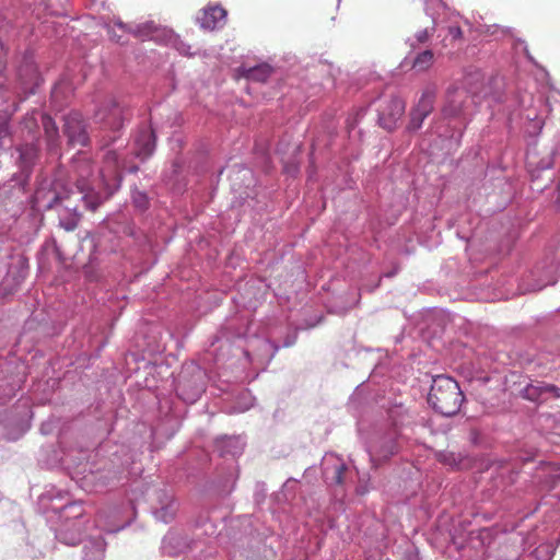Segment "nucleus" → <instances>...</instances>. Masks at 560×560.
I'll return each mask as SVG.
<instances>
[{
	"label": "nucleus",
	"instance_id": "nucleus-1",
	"mask_svg": "<svg viewBox=\"0 0 560 560\" xmlns=\"http://www.w3.org/2000/svg\"><path fill=\"white\" fill-rule=\"evenodd\" d=\"M464 401V394L458 383L451 376L436 375L432 378L428 404L445 417L456 415Z\"/></svg>",
	"mask_w": 560,
	"mask_h": 560
},
{
	"label": "nucleus",
	"instance_id": "nucleus-2",
	"mask_svg": "<svg viewBox=\"0 0 560 560\" xmlns=\"http://www.w3.org/2000/svg\"><path fill=\"white\" fill-rule=\"evenodd\" d=\"M205 380L206 373L197 363H186L176 385L178 397L187 404H194L205 392Z\"/></svg>",
	"mask_w": 560,
	"mask_h": 560
},
{
	"label": "nucleus",
	"instance_id": "nucleus-3",
	"mask_svg": "<svg viewBox=\"0 0 560 560\" xmlns=\"http://www.w3.org/2000/svg\"><path fill=\"white\" fill-rule=\"evenodd\" d=\"M252 326L253 324H249L246 331L243 334L238 332L237 337L247 338V346L244 349L246 359L264 370L276 355L279 346L275 345L266 337L250 336Z\"/></svg>",
	"mask_w": 560,
	"mask_h": 560
},
{
	"label": "nucleus",
	"instance_id": "nucleus-4",
	"mask_svg": "<svg viewBox=\"0 0 560 560\" xmlns=\"http://www.w3.org/2000/svg\"><path fill=\"white\" fill-rule=\"evenodd\" d=\"M406 109V103L397 95H384L377 101L378 125L388 130H394L401 120Z\"/></svg>",
	"mask_w": 560,
	"mask_h": 560
},
{
	"label": "nucleus",
	"instance_id": "nucleus-5",
	"mask_svg": "<svg viewBox=\"0 0 560 560\" xmlns=\"http://www.w3.org/2000/svg\"><path fill=\"white\" fill-rule=\"evenodd\" d=\"M322 474L328 486L346 487L351 480L352 471L341 457L327 453L322 459Z\"/></svg>",
	"mask_w": 560,
	"mask_h": 560
},
{
	"label": "nucleus",
	"instance_id": "nucleus-6",
	"mask_svg": "<svg viewBox=\"0 0 560 560\" xmlns=\"http://www.w3.org/2000/svg\"><path fill=\"white\" fill-rule=\"evenodd\" d=\"M178 502L171 490L159 489L153 493L151 500V512L156 521L168 524L178 511Z\"/></svg>",
	"mask_w": 560,
	"mask_h": 560
},
{
	"label": "nucleus",
	"instance_id": "nucleus-7",
	"mask_svg": "<svg viewBox=\"0 0 560 560\" xmlns=\"http://www.w3.org/2000/svg\"><path fill=\"white\" fill-rule=\"evenodd\" d=\"M112 472L102 468L93 469L89 464L75 468V481L85 491H98L108 483Z\"/></svg>",
	"mask_w": 560,
	"mask_h": 560
},
{
	"label": "nucleus",
	"instance_id": "nucleus-8",
	"mask_svg": "<svg viewBox=\"0 0 560 560\" xmlns=\"http://www.w3.org/2000/svg\"><path fill=\"white\" fill-rule=\"evenodd\" d=\"M65 494L60 490H56L51 488L42 494L40 500L44 503L45 501H50L49 510L54 512H59L60 517L65 520L63 523L77 522L78 525L80 522L77 520L83 515V509L79 502H67L65 504H57V500H62Z\"/></svg>",
	"mask_w": 560,
	"mask_h": 560
},
{
	"label": "nucleus",
	"instance_id": "nucleus-9",
	"mask_svg": "<svg viewBox=\"0 0 560 560\" xmlns=\"http://www.w3.org/2000/svg\"><path fill=\"white\" fill-rule=\"evenodd\" d=\"M396 438V430H392L384 435L377 434L373 438L368 446V454L374 466H377L380 462L389 458L397 452Z\"/></svg>",
	"mask_w": 560,
	"mask_h": 560
},
{
	"label": "nucleus",
	"instance_id": "nucleus-10",
	"mask_svg": "<svg viewBox=\"0 0 560 560\" xmlns=\"http://www.w3.org/2000/svg\"><path fill=\"white\" fill-rule=\"evenodd\" d=\"M95 117L104 128L118 130L122 127L125 109L114 100L105 102L96 112Z\"/></svg>",
	"mask_w": 560,
	"mask_h": 560
},
{
	"label": "nucleus",
	"instance_id": "nucleus-11",
	"mask_svg": "<svg viewBox=\"0 0 560 560\" xmlns=\"http://www.w3.org/2000/svg\"><path fill=\"white\" fill-rule=\"evenodd\" d=\"M469 103V95L465 89L452 88L446 93L443 114L445 117H458L464 115Z\"/></svg>",
	"mask_w": 560,
	"mask_h": 560
},
{
	"label": "nucleus",
	"instance_id": "nucleus-12",
	"mask_svg": "<svg viewBox=\"0 0 560 560\" xmlns=\"http://www.w3.org/2000/svg\"><path fill=\"white\" fill-rule=\"evenodd\" d=\"M13 396V387H9L3 389V394H0V423L5 425L9 424H23L24 421L30 418V408L25 402L23 404V411L13 413V411H9L7 409V402Z\"/></svg>",
	"mask_w": 560,
	"mask_h": 560
},
{
	"label": "nucleus",
	"instance_id": "nucleus-13",
	"mask_svg": "<svg viewBox=\"0 0 560 560\" xmlns=\"http://www.w3.org/2000/svg\"><path fill=\"white\" fill-rule=\"evenodd\" d=\"M190 548L188 538L178 529H170L162 540V552L167 556H177Z\"/></svg>",
	"mask_w": 560,
	"mask_h": 560
},
{
	"label": "nucleus",
	"instance_id": "nucleus-14",
	"mask_svg": "<svg viewBox=\"0 0 560 560\" xmlns=\"http://www.w3.org/2000/svg\"><path fill=\"white\" fill-rule=\"evenodd\" d=\"M63 135L68 140H86L85 124L80 113L72 112L65 117Z\"/></svg>",
	"mask_w": 560,
	"mask_h": 560
},
{
	"label": "nucleus",
	"instance_id": "nucleus-15",
	"mask_svg": "<svg viewBox=\"0 0 560 560\" xmlns=\"http://www.w3.org/2000/svg\"><path fill=\"white\" fill-rule=\"evenodd\" d=\"M245 442L241 436H221L215 440V451L221 456H238L243 453Z\"/></svg>",
	"mask_w": 560,
	"mask_h": 560
},
{
	"label": "nucleus",
	"instance_id": "nucleus-16",
	"mask_svg": "<svg viewBox=\"0 0 560 560\" xmlns=\"http://www.w3.org/2000/svg\"><path fill=\"white\" fill-rule=\"evenodd\" d=\"M106 544L101 535L83 540L82 560H103Z\"/></svg>",
	"mask_w": 560,
	"mask_h": 560
},
{
	"label": "nucleus",
	"instance_id": "nucleus-17",
	"mask_svg": "<svg viewBox=\"0 0 560 560\" xmlns=\"http://www.w3.org/2000/svg\"><path fill=\"white\" fill-rule=\"evenodd\" d=\"M226 11L220 5H211L205 9L198 18L200 26L205 30L212 31L224 21Z\"/></svg>",
	"mask_w": 560,
	"mask_h": 560
},
{
	"label": "nucleus",
	"instance_id": "nucleus-18",
	"mask_svg": "<svg viewBox=\"0 0 560 560\" xmlns=\"http://www.w3.org/2000/svg\"><path fill=\"white\" fill-rule=\"evenodd\" d=\"M240 77L255 82H266L272 73V68L268 63H259L254 67L242 66L237 69Z\"/></svg>",
	"mask_w": 560,
	"mask_h": 560
},
{
	"label": "nucleus",
	"instance_id": "nucleus-19",
	"mask_svg": "<svg viewBox=\"0 0 560 560\" xmlns=\"http://www.w3.org/2000/svg\"><path fill=\"white\" fill-rule=\"evenodd\" d=\"M56 538L68 546L77 545L81 540L78 523H62L59 528L56 529Z\"/></svg>",
	"mask_w": 560,
	"mask_h": 560
},
{
	"label": "nucleus",
	"instance_id": "nucleus-20",
	"mask_svg": "<svg viewBox=\"0 0 560 560\" xmlns=\"http://www.w3.org/2000/svg\"><path fill=\"white\" fill-rule=\"evenodd\" d=\"M254 396L252 393L247 389H242L236 398L233 405L230 407H226V411L229 413H240L247 411L250 407L254 405Z\"/></svg>",
	"mask_w": 560,
	"mask_h": 560
},
{
	"label": "nucleus",
	"instance_id": "nucleus-21",
	"mask_svg": "<svg viewBox=\"0 0 560 560\" xmlns=\"http://www.w3.org/2000/svg\"><path fill=\"white\" fill-rule=\"evenodd\" d=\"M79 221L80 214L75 209H63L61 212H59V225L68 232L74 231L79 224Z\"/></svg>",
	"mask_w": 560,
	"mask_h": 560
},
{
	"label": "nucleus",
	"instance_id": "nucleus-22",
	"mask_svg": "<svg viewBox=\"0 0 560 560\" xmlns=\"http://www.w3.org/2000/svg\"><path fill=\"white\" fill-rule=\"evenodd\" d=\"M112 515H107L106 511L98 512L96 525L101 530L106 533H116L127 526L126 524L118 525L114 521H110Z\"/></svg>",
	"mask_w": 560,
	"mask_h": 560
},
{
	"label": "nucleus",
	"instance_id": "nucleus-23",
	"mask_svg": "<svg viewBox=\"0 0 560 560\" xmlns=\"http://www.w3.org/2000/svg\"><path fill=\"white\" fill-rule=\"evenodd\" d=\"M434 97L435 96L432 91H425L413 110L418 112L419 115L427 117L433 109Z\"/></svg>",
	"mask_w": 560,
	"mask_h": 560
},
{
	"label": "nucleus",
	"instance_id": "nucleus-24",
	"mask_svg": "<svg viewBox=\"0 0 560 560\" xmlns=\"http://www.w3.org/2000/svg\"><path fill=\"white\" fill-rule=\"evenodd\" d=\"M434 60L432 50H424L420 52L413 60L412 67L418 71L428 70Z\"/></svg>",
	"mask_w": 560,
	"mask_h": 560
},
{
	"label": "nucleus",
	"instance_id": "nucleus-25",
	"mask_svg": "<svg viewBox=\"0 0 560 560\" xmlns=\"http://www.w3.org/2000/svg\"><path fill=\"white\" fill-rule=\"evenodd\" d=\"M42 125L45 130L47 140H52L57 136V126L52 118L48 115H42Z\"/></svg>",
	"mask_w": 560,
	"mask_h": 560
},
{
	"label": "nucleus",
	"instance_id": "nucleus-26",
	"mask_svg": "<svg viewBox=\"0 0 560 560\" xmlns=\"http://www.w3.org/2000/svg\"><path fill=\"white\" fill-rule=\"evenodd\" d=\"M20 153V158L25 164H30L32 162V154L36 151L34 142H25L18 148Z\"/></svg>",
	"mask_w": 560,
	"mask_h": 560
},
{
	"label": "nucleus",
	"instance_id": "nucleus-27",
	"mask_svg": "<svg viewBox=\"0 0 560 560\" xmlns=\"http://www.w3.org/2000/svg\"><path fill=\"white\" fill-rule=\"evenodd\" d=\"M132 202L138 209L145 210L149 205V199L144 192L135 190L132 192Z\"/></svg>",
	"mask_w": 560,
	"mask_h": 560
},
{
	"label": "nucleus",
	"instance_id": "nucleus-28",
	"mask_svg": "<svg viewBox=\"0 0 560 560\" xmlns=\"http://www.w3.org/2000/svg\"><path fill=\"white\" fill-rule=\"evenodd\" d=\"M424 118L425 117L422 116V115H419L418 112L412 110L411 114H410V121H409V125H408V129L409 130H418V129H420Z\"/></svg>",
	"mask_w": 560,
	"mask_h": 560
},
{
	"label": "nucleus",
	"instance_id": "nucleus-29",
	"mask_svg": "<svg viewBox=\"0 0 560 560\" xmlns=\"http://www.w3.org/2000/svg\"><path fill=\"white\" fill-rule=\"evenodd\" d=\"M368 491H369L368 481L362 480L361 477L359 476V485L355 487V492L360 495H363V494L368 493Z\"/></svg>",
	"mask_w": 560,
	"mask_h": 560
},
{
	"label": "nucleus",
	"instance_id": "nucleus-30",
	"mask_svg": "<svg viewBox=\"0 0 560 560\" xmlns=\"http://www.w3.org/2000/svg\"><path fill=\"white\" fill-rule=\"evenodd\" d=\"M143 144V150H145V158L151 155L155 149V142H150V141H147V142H142Z\"/></svg>",
	"mask_w": 560,
	"mask_h": 560
},
{
	"label": "nucleus",
	"instance_id": "nucleus-31",
	"mask_svg": "<svg viewBox=\"0 0 560 560\" xmlns=\"http://www.w3.org/2000/svg\"><path fill=\"white\" fill-rule=\"evenodd\" d=\"M51 431H52V423L50 421L42 424L40 432L43 434H49V433H51Z\"/></svg>",
	"mask_w": 560,
	"mask_h": 560
},
{
	"label": "nucleus",
	"instance_id": "nucleus-32",
	"mask_svg": "<svg viewBox=\"0 0 560 560\" xmlns=\"http://www.w3.org/2000/svg\"><path fill=\"white\" fill-rule=\"evenodd\" d=\"M296 341V332H293L292 335L288 336L287 339L283 342V347H290L294 345Z\"/></svg>",
	"mask_w": 560,
	"mask_h": 560
},
{
	"label": "nucleus",
	"instance_id": "nucleus-33",
	"mask_svg": "<svg viewBox=\"0 0 560 560\" xmlns=\"http://www.w3.org/2000/svg\"><path fill=\"white\" fill-rule=\"evenodd\" d=\"M551 165H552V163H551V161H549V160H548V161L541 160V161L538 163V167H539L540 170H548V168H550V167H551Z\"/></svg>",
	"mask_w": 560,
	"mask_h": 560
},
{
	"label": "nucleus",
	"instance_id": "nucleus-34",
	"mask_svg": "<svg viewBox=\"0 0 560 560\" xmlns=\"http://www.w3.org/2000/svg\"><path fill=\"white\" fill-rule=\"evenodd\" d=\"M417 38H418V40H419V42H421V43L425 42V40H427V38H428V33H427V31L419 33V34L417 35Z\"/></svg>",
	"mask_w": 560,
	"mask_h": 560
},
{
	"label": "nucleus",
	"instance_id": "nucleus-35",
	"mask_svg": "<svg viewBox=\"0 0 560 560\" xmlns=\"http://www.w3.org/2000/svg\"><path fill=\"white\" fill-rule=\"evenodd\" d=\"M144 28L148 30V33H154V32L158 31L155 27H153L152 23L151 24H145Z\"/></svg>",
	"mask_w": 560,
	"mask_h": 560
},
{
	"label": "nucleus",
	"instance_id": "nucleus-36",
	"mask_svg": "<svg viewBox=\"0 0 560 560\" xmlns=\"http://www.w3.org/2000/svg\"><path fill=\"white\" fill-rule=\"evenodd\" d=\"M349 138H357V135L354 133V127L349 126Z\"/></svg>",
	"mask_w": 560,
	"mask_h": 560
},
{
	"label": "nucleus",
	"instance_id": "nucleus-37",
	"mask_svg": "<svg viewBox=\"0 0 560 560\" xmlns=\"http://www.w3.org/2000/svg\"><path fill=\"white\" fill-rule=\"evenodd\" d=\"M112 513H113V517H114V518H116V516H117V514H118V510H116V509H115L114 511H112V512H110V514H112Z\"/></svg>",
	"mask_w": 560,
	"mask_h": 560
},
{
	"label": "nucleus",
	"instance_id": "nucleus-38",
	"mask_svg": "<svg viewBox=\"0 0 560 560\" xmlns=\"http://www.w3.org/2000/svg\"><path fill=\"white\" fill-rule=\"evenodd\" d=\"M90 208H91L92 210H95V209H96V206L92 205Z\"/></svg>",
	"mask_w": 560,
	"mask_h": 560
}]
</instances>
